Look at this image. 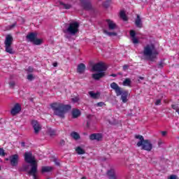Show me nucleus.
Masks as SVG:
<instances>
[{"instance_id": "1", "label": "nucleus", "mask_w": 179, "mask_h": 179, "mask_svg": "<svg viewBox=\"0 0 179 179\" xmlns=\"http://www.w3.org/2000/svg\"><path fill=\"white\" fill-rule=\"evenodd\" d=\"M24 162L29 164H24L20 169V171H28L29 176H32L34 179H38L37 178V173H38L37 161L36 157L33 155L31 152H26L24 155ZM30 164V165H29Z\"/></svg>"}, {"instance_id": "2", "label": "nucleus", "mask_w": 179, "mask_h": 179, "mask_svg": "<svg viewBox=\"0 0 179 179\" xmlns=\"http://www.w3.org/2000/svg\"><path fill=\"white\" fill-rule=\"evenodd\" d=\"M50 108L53 110V114L60 118H65V114L71 110L70 105H65L62 103L55 102L50 104Z\"/></svg>"}, {"instance_id": "3", "label": "nucleus", "mask_w": 179, "mask_h": 179, "mask_svg": "<svg viewBox=\"0 0 179 179\" xmlns=\"http://www.w3.org/2000/svg\"><path fill=\"white\" fill-rule=\"evenodd\" d=\"M136 139H139V141L137 143L138 148L141 147V150H146V152H151L152 149H153V144L152 141L149 139H145L143 138L142 135H136Z\"/></svg>"}, {"instance_id": "4", "label": "nucleus", "mask_w": 179, "mask_h": 179, "mask_svg": "<svg viewBox=\"0 0 179 179\" xmlns=\"http://www.w3.org/2000/svg\"><path fill=\"white\" fill-rule=\"evenodd\" d=\"M110 87L113 90H115L116 93V96H121L120 100H122V103H127L128 101V91L122 90V88L118 86V84L116 83H112L110 84Z\"/></svg>"}, {"instance_id": "5", "label": "nucleus", "mask_w": 179, "mask_h": 179, "mask_svg": "<svg viewBox=\"0 0 179 179\" xmlns=\"http://www.w3.org/2000/svg\"><path fill=\"white\" fill-rule=\"evenodd\" d=\"M143 54L145 57H148V59L150 61L153 62L155 61L156 56L159 55V52H157V50H156L155 45L150 44L147 45L144 48Z\"/></svg>"}, {"instance_id": "6", "label": "nucleus", "mask_w": 179, "mask_h": 179, "mask_svg": "<svg viewBox=\"0 0 179 179\" xmlns=\"http://www.w3.org/2000/svg\"><path fill=\"white\" fill-rule=\"evenodd\" d=\"M79 22H73L69 24L68 27L63 30L65 34H70V36H76L79 33Z\"/></svg>"}, {"instance_id": "7", "label": "nucleus", "mask_w": 179, "mask_h": 179, "mask_svg": "<svg viewBox=\"0 0 179 179\" xmlns=\"http://www.w3.org/2000/svg\"><path fill=\"white\" fill-rule=\"evenodd\" d=\"M92 71L93 72H99V73L106 72V71H107V66L104 65V63L99 62L92 66Z\"/></svg>"}, {"instance_id": "8", "label": "nucleus", "mask_w": 179, "mask_h": 179, "mask_svg": "<svg viewBox=\"0 0 179 179\" xmlns=\"http://www.w3.org/2000/svg\"><path fill=\"white\" fill-rule=\"evenodd\" d=\"M10 163L13 167H16L19 164V155L17 154L11 155L9 157Z\"/></svg>"}, {"instance_id": "9", "label": "nucleus", "mask_w": 179, "mask_h": 179, "mask_svg": "<svg viewBox=\"0 0 179 179\" xmlns=\"http://www.w3.org/2000/svg\"><path fill=\"white\" fill-rule=\"evenodd\" d=\"M31 125L34 128V134L38 135L40 131H41V124H40L37 120H32Z\"/></svg>"}, {"instance_id": "10", "label": "nucleus", "mask_w": 179, "mask_h": 179, "mask_svg": "<svg viewBox=\"0 0 179 179\" xmlns=\"http://www.w3.org/2000/svg\"><path fill=\"white\" fill-rule=\"evenodd\" d=\"M81 6L83 7V9L85 10H90L92 9V3H90V0H80Z\"/></svg>"}, {"instance_id": "11", "label": "nucleus", "mask_w": 179, "mask_h": 179, "mask_svg": "<svg viewBox=\"0 0 179 179\" xmlns=\"http://www.w3.org/2000/svg\"><path fill=\"white\" fill-rule=\"evenodd\" d=\"M20 111H22V106L19 103H15L11 110V114L12 115H16V114H19Z\"/></svg>"}, {"instance_id": "12", "label": "nucleus", "mask_w": 179, "mask_h": 179, "mask_svg": "<svg viewBox=\"0 0 179 179\" xmlns=\"http://www.w3.org/2000/svg\"><path fill=\"white\" fill-rule=\"evenodd\" d=\"M106 174L108 176V178L109 179H118V176H117L115 170L114 169L108 170Z\"/></svg>"}, {"instance_id": "13", "label": "nucleus", "mask_w": 179, "mask_h": 179, "mask_svg": "<svg viewBox=\"0 0 179 179\" xmlns=\"http://www.w3.org/2000/svg\"><path fill=\"white\" fill-rule=\"evenodd\" d=\"M90 141H100L103 139V134H92L90 136Z\"/></svg>"}, {"instance_id": "14", "label": "nucleus", "mask_w": 179, "mask_h": 179, "mask_svg": "<svg viewBox=\"0 0 179 179\" xmlns=\"http://www.w3.org/2000/svg\"><path fill=\"white\" fill-rule=\"evenodd\" d=\"M37 38V33L31 32L27 36V41L33 43Z\"/></svg>"}, {"instance_id": "15", "label": "nucleus", "mask_w": 179, "mask_h": 179, "mask_svg": "<svg viewBox=\"0 0 179 179\" xmlns=\"http://www.w3.org/2000/svg\"><path fill=\"white\" fill-rule=\"evenodd\" d=\"M106 76L105 72H101V73H96L92 74V78L94 79V80H100L102 78H104Z\"/></svg>"}, {"instance_id": "16", "label": "nucleus", "mask_w": 179, "mask_h": 179, "mask_svg": "<svg viewBox=\"0 0 179 179\" xmlns=\"http://www.w3.org/2000/svg\"><path fill=\"white\" fill-rule=\"evenodd\" d=\"M85 71H86V65H85L83 63L79 64L77 67L78 73H84Z\"/></svg>"}, {"instance_id": "17", "label": "nucleus", "mask_w": 179, "mask_h": 179, "mask_svg": "<svg viewBox=\"0 0 179 179\" xmlns=\"http://www.w3.org/2000/svg\"><path fill=\"white\" fill-rule=\"evenodd\" d=\"M12 43H13V37L10 34L7 35L4 41L5 45H12Z\"/></svg>"}, {"instance_id": "18", "label": "nucleus", "mask_w": 179, "mask_h": 179, "mask_svg": "<svg viewBox=\"0 0 179 179\" xmlns=\"http://www.w3.org/2000/svg\"><path fill=\"white\" fill-rule=\"evenodd\" d=\"M106 22L108 23L109 30H115V29H117V24H115L114 22L110 20H107Z\"/></svg>"}, {"instance_id": "19", "label": "nucleus", "mask_w": 179, "mask_h": 179, "mask_svg": "<svg viewBox=\"0 0 179 179\" xmlns=\"http://www.w3.org/2000/svg\"><path fill=\"white\" fill-rule=\"evenodd\" d=\"M71 114H72V118H78L80 117L81 113L79 109H73Z\"/></svg>"}, {"instance_id": "20", "label": "nucleus", "mask_w": 179, "mask_h": 179, "mask_svg": "<svg viewBox=\"0 0 179 179\" xmlns=\"http://www.w3.org/2000/svg\"><path fill=\"white\" fill-rule=\"evenodd\" d=\"M135 24L136 27H138L139 29H141L142 27V20L141 19V16L139 15H137L136 21H135Z\"/></svg>"}, {"instance_id": "21", "label": "nucleus", "mask_w": 179, "mask_h": 179, "mask_svg": "<svg viewBox=\"0 0 179 179\" xmlns=\"http://www.w3.org/2000/svg\"><path fill=\"white\" fill-rule=\"evenodd\" d=\"M6 52L8 54L13 55L15 54V51H13V48H12V45H5Z\"/></svg>"}, {"instance_id": "22", "label": "nucleus", "mask_w": 179, "mask_h": 179, "mask_svg": "<svg viewBox=\"0 0 179 179\" xmlns=\"http://www.w3.org/2000/svg\"><path fill=\"white\" fill-rule=\"evenodd\" d=\"M71 136L73 139H75V141L80 139V135H79L76 131H72L71 133Z\"/></svg>"}, {"instance_id": "23", "label": "nucleus", "mask_w": 179, "mask_h": 179, "mask_svg": "<svg viewBox=\"0 0 179 179\" xmlns=\"http://www.w3.org/2000/svg\"><path fill=\"white\" fill-rule=\"evenodd\" d=\"M52 171V167L51 166H42L41 173H50Z\"/></svg>"}, {"instance_id": "24", "label": "nucleus", "mask_w": 179, "mask_h": 179, "mask_svg": "<svg viewBox=\"0 0 179 179\" xmlns=\"http://www.w3.org/2000/svg\"><path fill=\"white\" fill-rule=\"evenodd\" d=\"M89 94L90 96V97H92V99H99V97L100 96V93H99V92L94 93L92 91H90L89 92Z\"/></svg>"}, {"instance_id": "25", "label": "nucleus", "mask_w": 179, "mask_h": 179, "mask_svg": "<svg viewBox=\"0 0 179 179\" xmlns=\"http://www.w3.org/2000/svg\"><path fill=\"white\" fill-rule=\"evenodd\" d=\"M59 5H61L62 6H63L64 9H71V8H72V5L71 4H66L64 3L62 1H59Z\"/></svg>"}, {"instance_id": "26", "label": "nucleus", "mask_w": 179, "mask_h": 179, "mask_svg": "<svg viewBox=\"0 0 179 179\" xmlns=\"http://www.w3.org/2000/svg\"><path fill=\"white\" fill-rule=\"evenodd\" d=\"M120 18L124 20V22H127L128 20V17H127V14H125V11H120Z\"/></svg>"}, {"instance_id": "27", "label": "nucleus", "mask_w": 179, "mask_h": 179, "mask_svg": "<svg viewBox=\"0 0 179 179\" xmlns=\"http://www.w3.org/2000/svg\"><path fill=\"white\" fill-rule=\"evenodd\" d=\"M103 33H104V34H107V36H108L109 37H113V36H117V32H110L107 30H103Z\"/></svg>"}, {"instance_id": "28", "label": "nucleus", "mask_w": 179, "mask_h": 179, "mask_svg": "<svg viewBox=\"0 0 179 179\" xmlns=\"http://www.w3.org/2000/svg\"><path fill=\"white\" fill-rule=\"evenodd\" d=\"M76 152L78 153V155H85V153H86L85 150H83L80 147H77L76 149Z\"/></svg>"}, {"instance_id": "29", "label": "nucleus", "mask_w": 179, "mask_h": 179, "mask_svg": "<svg viewBox=\"0 0 179 179\" xmlns=\"http://www.w3.org/2000/svg\"><path fill=\"white\" fill-rule=\"evenodd\" d=\"M35 45H41L43 43V40L38 39L37 38H35L34 41L32 42Z\"/></svg>"}, {"instance_id": "30", "label": "nucleus", "mask_w": 179, "mask_h": 179, "mask_svg": "<svg viewBox=\"0 0 179 179\" xmlns=\"http://www.w3.org/2000/svg\"><path fill=\"white\" fill-rule=\"evenodd\" d=\"M48 134L50 136H55V131L52 128L48 129Z\"/></svg>"}, {"instance_id": "31", "label": "nucleus", "mask_w": 179, "mask_h": 179, "mask_svg": "<svg viewBox=\"0 0 179 179\" xmlns=\"http://www.w3.org/2000/svg\"><path fill=\"white\" fill-rule=\"evenodd\" d=\"M123 86H131V79L129 78H126L123 81Z\"/></svg>"}, {"instance_id": "32", "label": "nucleus", "mask_w": 179, "mask_h": 179, "mask_svg": "<svg viewBox=\"0 0 179 179\" xmlns=\"http://www.w3.org/2000/svg\"><path fill=\"white\" fill-rule=\"evenodd\" d=\"M16 22H14L13 24L11 25H8L6 27V30H13V29H15V27H16Z\"/></svg>"}, {"instance_id": "33", "label": "nucleus", "mask_w": 179, "mask_h": 179, "mask_svg": "<svg viewBox=\"0 0 179 179\" xmlns=\"http://www.w3.org/2000/svg\"><path fill=\"white\" fill-rule=\"evenodd\" d=\"M110 3H111V1L107 0L103 3V6H104V8H108V6H110Z\"/></svg>"}, {"instance_id": "34", "label": "nucleus", "mask_w": 179, "mask_h": 179, "mask_svg": "<svg viewBox=\"0 0 179 179\" xmlns=\"http://www.w3.org/2000/svg\"><path fill=\"white\" fill-rule=\"evenodd\" d=\"M87 118H88L89 120L87 121V128H89V127H90V119L92 118V115H88L87 116Z\"/></svg>"}, {"instance_id": "35", "label": "nucleus", "mask_w": 179, "mask_h": 179, "mask_svg": "<svg viewBox=\"0 0 179 179\" xmlns=\"http://www.w3.org/2000/svg\"><path fill=\"white\" fill-rule=\"evenodd\" d=\"M131 41L134 44H138V43H139V40L136 38V36H135L134 38H131Z\"/></svg>"}, {"instance_id": "36", "label": "nucleus", "mask_w": 179, "mask_h": 179, "mask_svg": "<svg viewBox=\"0 0 179 179\" xmlns=\"http://www.w3.org/2000/svg\"><path fill=\"white\" fill-rule=\"evenodd\" d=\"M130 36H131V38H134L136 36V32H135V31H134V30H131Z\"/></svg>"}, {"instance_id": "37", "label": "nucleus", "mask_w": 179, "mask_h": 179, "mask_svg": "<svg viewBox=\"0 0 179 179\" xmlns=\"http://www.w3.org/2000/svg\"><path fill=\"white\" fill-rule=\"evenodd\" d=\"M6 155V153L5 152V150H3V148H0V156L3 157Z\"/></svg>"}, {"instance_id": "38", "label": "nucleus", "mask_w": 179, "mask_h": 179, "mask_svg": "<svg viewBox=\"0 0 179 179\" xmlns=\"http://www.w3.org/2000/svg\"><path fill=\"white\" fill-rule=\"evenodd\" d=\"M15 85H16V83L14 81H10L9 83V86L11 89H13V87H15Z\"/></svg>"}, {"instance_id": "39", "label": "nucleus", "mask_w": 179, "mask_h": 179, "mask_svg": "<svg viewBox=\"0 0 179 179\" xmlns=\"http://www.w3.org/2000/svg\"><path fill=\"white\" fill-rule=\"evenodd\" d=\"M27 79H28V80H33V79H34V76H33V74H29L27 77Z\"/></svg>"}, {"instance_id": "40", "label": "nucleus", "mask_w": 179, "mask_h": 179, "mask_svg": "<svg viewBox=\"0 0 179 179\" xmlns=\"http://www.w3.org/2000/svg\"><path fill=\"white\" fill-rule=\"evenodd\" d=\"M164 66V63H163V62H160L158 65H157V68L162 69Z\"/></svg>"}, {"instance_id": "41", "label": "nucleus", "mask_w": 179, "mask_h": 179, "mask_svg": "<svg viewBox=\"0 0 179 179\" xmlns=\"http://www.w3.org/2000/svg\"><path fill=\"white\" fill-rule=\"evenodd\" d=\"M162 104V99H157L155 101V106H160Z\"/></svg>"}, {"instance_id": "42", "label": "nucleus", "mask_w": 179, "mask_h": 179, "mask_svg": "<svg viewBox=\"0 0 179 179\" xmlns=\"http://www.w3.org/2000/svg\"><path fill=\"white\" fill-rule=\"evenodd\" d=\"M171 108H172L173 110H176V111H177V110L179 109L178 105H171Z\"/></svg>"}, {"instance_id": "43", "label": "nucleus", "mask_w": 179, "mask_h": 179, "mask_svg": "<svg viewBox=\"0 0 179 179\" xmlns=\"http://www.w3.org/2000/svg\"><path fill=\"white\" fill-rule=\"evenodd\" d=\"M128 68H129V65L128 64H124L123 66V71H128Z\"/></svg>"}, {"instance_id": "44", "label": "nucleus", "mask_w": 179, "mask_h": 179, "mask_svg": "<svg viewBox=\"0 0 179 179\" xmlns=\"http://www.w3.org/2000/svg\"><path fill=\"white\" fill-rule=\"evenodd\" d=\"M27 71H28V72L31 73V72L34 71V69H33V67H31V66H29V67H28Z\"/></svg>"}, {"instance_id": "45", "label": "nucleus", "mask_w": 179, "mask_h": 179, "mask_svg": "<svg viewBox=\"0 0 179 179\" xmlns=\"http://www.w3.org/2000/svg\"><path fill=\"white\" fill-rule=\"evenodd\" d=\"M96 106L98 107H103V106H104V102H99L96 103Z\"/></svg>"}, {"instance_id": "46", "label": "nucleus", "mask_w": 179, "mask_h": 179, "mask_svg": "<svg viewBox=\"0 0 179 179\" xmlns=\"http://www.w3.org/2000/svg\"><path fill=\"white\" fill-rule=\"evenodd\" d=\"M60 146H65V141L64 140H61L59 142Z\"/></svg>"}, {"instance_id": "47", "label": "nucleus", "mask_w": 179, "mask_h": 179, "mask_svg": "<svg viewBox=\"0 0 179 179\" xmlns=\"http://www.w3.org/2000/svg\"><path fill=\"white\" fill-rule=\"evenodd\" d=\"M169 179H178V178L176 175H171Z\"/></svg>"}, {"instance_id": "48", "label": "nucleus", "mask_w": 179, "mask_h": 179, "mask_svg": "<svg viewBox=\"0 0 179 179\" xmlns=\"http://www.w3.org/2000/svg\"><path fill=\"white\" fill-rule=\"evenodd\" d=\"M72 100L74 103H77V101H78L79 99L78 98H73Z\"/></svg>"}, {"instance_id": "49", "label": "nucleus", "mask_w": 179, "mask_h": 179, "mask_svg": "<svg viewBox=\"0 0 179 179\" xmlns=\"http://www.w3.org/2000/svg\"><path fill=\"white\" fill-rule=\"evenodd\" d=\"M21 146H22V148H25V147H26V143L22 142V143H21Z\"/></svg>"}, {"instance_id": "50", "label": "nucleus", "mask_w": 179, "mask_h": 179, "mask_svg": "<svg viewBox=\"0 0 179 179\" xmlns=\"http://www.w3.org/2000/svg\"><path fill=\"white\" fill-rule=\"evenodd\" d=\"M162 136H166L167 135V131H162Z\"/></svg>"}, {"instance_id": "51", "label": "nucleus", "mask_w": 179, "mask_h": 179, "mask_svg": "<svg viewBox=\"0 0 179 179\" xmlns=\"http://www.w3.org/2000/svg\"><path fill=\"white\" fill-rule=\"evenodd\" d=\"M54 162H55V164H56V166H59V162H58L57 161V159H55Z\"/></svg>"}, {"instance_id": "52", "label": "nucleus", "mask_w": 179, "mask_h": 179, "mask_svg": "<svg viewBox=\"0 0 179 179\" xmlns=\"http://www.w3.org/2000/svg\"><path fill=\"white\" fill-rule=\"evenodd\" d=\"M139 79H141V80H143V79H145V78L142 77V76H139L138 77V82H139Z\"/></svg>"}, {"instance_id": "53", "label": "nucleus", "mask_w": 179, "mask_h": 179, "mask_svg": "<svg viewBox=\"0 0 179 179\" xmlns=\"http://www.w3.org/2000/svg\"><path fill=\"white\" fill-rule=\"evenodd\" d=\"M53 66H55V67L58 66V63H57V62L53 63Z\"/></svg>"}, {"instance_id": "54", "label": "nucleus", "mask_w": 179, "mask_h": 179, "mask_svg": "<svg viewBox=\"0 0 179 179\" xmlns=\"http://www.w3.org/2000/svg\"><path fill=\"white\" fill-rule=\"evenodd\" d=\"M110 76L113 78H117V74H111Z\"/></svg>"}, {"instance_id": "55", "label": "nucleus", "mask_w": 179, "mask_h": 179, "mask_svg": "<svg viewBox=\"0 0 179 179\" xmlns=\"http://www.w3.org/2000/svg\"><path fill=\"white\" fill-rule=\"evenodd\" d=\"M30 101H33V98L29 99Z\"/></svg>"}, {"instance_id": "56", "label": "nucleus", "mask_w": 179, "mask_h": 179, "mask_svg": "<svg viewBox=\"0 0 179 179\" xmlns=\"http://www.w3.org/2000/svg\"><path fill=\"white\" fill-rule=\"evenodd\" d=\"M81 179H87L86 177H83Z\"/></svg>"}, {"instance_id": "57", "label": "nucleus", "mask_w": 179, "mask_h": 179, "mask_svg": "<svg viewBox=\"0 0 179 179\" xmlns=\"http://www.w3.org/2000/svg\"><path fill=\"white\" fill-rule=\"evenodd\" d=\"M6 161L9 160V158H6Z\"/></svg>"}, {"instance_id": "58", "label": "nucleus", "mask_w": 179, "mask_h": 179, "mask_svg": "<svg viewBox=\"0 0 179 179\" xmlns=\"http://www.w3.org/2000/svg\"><path fill=\"white\" fill-rule=\"evenodd\" d=\"M0 170H1V167H0Z\"/></svg>"}]
</instances>
